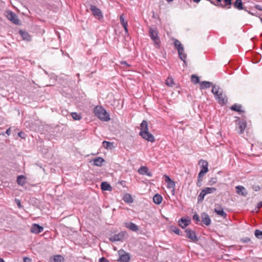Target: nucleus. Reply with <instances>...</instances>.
I'll return each instance as SVG.
<instances>
[{
	"mask_svg": "<svg viewBox=\"0 0 262 262\" xmlns=\"http://www.w3.org/2000/svg\"><path fill=\"white\" fill-rule=\"evenodd\" d=\"M0 262H5L4 259L0 258Z\"/></svg>",
	"mask_w": 262,
	"mask_h": 262,
	"instance_id": "obj_62",
	"label": "nucleus"
},
{
	"mask_svg": "<svg viewBox=\"0 0 262 262\" xmlns=\"http://www.w3.org/2000/svg\"><path fill=\"white\" fill-rule=\"evenodd\" d=\"M248 13L250 14H251L252 15H254V14L253 13V12H251L249 11Z\"/></svg>",
	"mask_w": 262,
	"mask_h": 262,
	"instance_id": "obj_64",
	"label": "nucleus"
},
{
	"mask_svg": "<svg viewBox=\"0 0 262 262\" xmlns=\"http://www.w3.org/2000/svg\"><path fill=\"white\" fill-rule=\"evenodd\" d=\"M127 26H123L126 32H127Z\"/></svg>",
	"mask_w": 262,
	"mask_h": 262,
	"instance_id": "obj_57",
	"label": "nucleus"
},
{
	"mask_svg": "<svg viewBox=\"0 0 262 262\" xmlns=\"http://www.w3.org/2000/svg\"><path fill=\"white\" fill-rule=\"evenodd\" d=\"M11 133V128H8L6 131V134H7L8 136L10 135Z\"/></svg>",
	"mask_w": 262,
	"mask_h": 262,
	"instance_id": "obj_55",
	"label": "nucleus"
},
{
	"mask_svg": "<svg viewBox=\"0 0 262 262\" xmlns=\"http://www.w3.org/2000/svg\"><path fill=\"white\" fill-rule=\"evenodd\" d=\"M211 4H213V5H215L216 6V4H215L214 2L211 0H210L209 1Z\"/></svg>",
	"mask_w": 262,
	"mask_h": 262,
	"instance_id": "obj_60",
	"label": "nucleus"
},
{
	"mask_svg": "<svg viewBox=\"0 0 262 262\" xmlns=\"http://www.w3.org/2000/svg\"><path fill=\"white\" fill-rule=\"evenodd\" d=\"M121 64L122 65L126 66L127 67H130V65L128 64L126 61H121Z\"/></svg>",
	"mask_w": 262,
	"mask_h": 262,
	"instance_id": "obj_51",
	"label": "nucleus"
},
{
	"mask_svg": "<svg viewBox=\"0 0 262 262\" xmlns=\"http://www.w3.org/2000/svg\"><path fill=\"white\" fill-rule=\"evenodd\" d=\"M6 16L8 19L15 25H18L19 23V19L17 16L11 11H7Z\"/></svg>",
	"mask_w": 262,
	"mask_h": 262,
	"instance_id": "obj_7",
	"label": "nucleus"
},
{
	"mask_svg": "<svg viewBox=\"0 0 262 262\" xmlns=\"http://www.w3.org/2000/svg\"><path fill=\"white\" fill-rule=\"evenodd\" d=\"M232 0H222V2L216 5L217 7H221L226 9L231 8Z\"/></svg>",
	"mask_w": 262,
	"mask_h": 262,
	"instance_id": "obj_12",
	"label": "nucleus"
},
{
	"mask_svg": "<svg viewBox=\"0 0 262 262\" xmlns=\"http://www.w3.org/2000/svg\"><path fill=\"white\" fill-rule=\"evenodd\" d=\"M171 230L178 235H182V234H181L180 230L177 227L171 226Z\"/></svg>",
	"mask_w": 262,
	"mask_h": 262,
	"instance_id": "obj_41",
	"label": "nucleus"
},
{
	"mask_svg": "<svg viewBox=\"0 0 262 262\" xmlns=\"http://www.w3.org/2000/svg\"><path fill=\"white\" fill-rule=\"evenodd\" d=\"M190 223V220L189 219L181 218L179 221V225L182 228H185Z\"/></svg>",
	"mask_w": 262,
	"mask_h": 262,
	"instance_id": "obj_19",
	"label": "nucleus"
},
{
	"mask_svg": "<svg viewBox=\"0 0 262 262\" xmlns=\"http://www.w3.org/2000/svg\"><path fill=\"white\" fill-rule=\"evenodd\" d=\"M236 193L238 194L242 195L244 196H246L248 194V192L246 188L242 186H237L235 187Z\"/></svg>",
	"mask_w": 262,
	"mask_h": 262,
	"instance_id": "obj_17",
	"label": "nucleus"
},
{
	"mask_svg": "<svg viewBox=\"0 0 262 262\" xmlns=\"http://www.w3.org/2000/svg\"><path fill=\"white\" fill-rule=\"evenodd\" d=\"M119 258L117 260L120 262H129L130 259V254L126 252L124 250L121 249L118 251Z\"/></svg>",
	"mask_w": 262,
	"mask_h": 262,
	"instance_id": "obj_5",
	"label": "nucleus"
},
{
	"mask_svg": "<svg viewBox=\"0 0 262 262\" xmlns=\"http://www.w3.org/2000/svg\"><path fill=\"white\" fill-rule=\"evenodd\" d=\"M120 20L122 26H127V22L126 21H125L123 15H121L120 16Z\"/></svg>",
	"mask_w": 262,
	"mask_h": 262,
	"instance_id": "obj_42",
	"label": "nucleus"
},
{
	"mask_svg": "<svg viewBox=\"0 0 262 262\" xmlns=\"http://www.w3.org/2000/svg\"><path fill=\"white\" fill-rule=\"evenodd\" d=\"M191 80L194 84H197L200 82L199 77L195 75H192L191 77Z\"/></svg>",
	"mask_w": 262,
	"mask_h": 262,
	"instance_id": "obj_33",
	"label": "nucleus"
},
{
	"mask_svg": "<svg viewBox=\"0 0 262 262\" xmlns=\"http://www.w3.org/2000/svg\"><path fill=\"white\" fill-rule=\"evenodd\" d=\"M104 160L101 157H97L93 160V164L95 166H101Z\"/></svg>",
	"mask_w": 262,
	"mask_h": 262,
	"instance_id": "obj_26",
	"label": "nucleus"
},
{
	"mask_svg": "<svg viewBox=\"0 0 262 262\" xmlns=\"http://www.w3.org/2000/svg\"><path fill=\"white\" fill-rule=\"evenodd\" d=\"M24 262H31V259L28 257L24 258Z\"/></svg>",
	"mask_w": 262,
	"mask_h": 262,
	"instance_id": "obj_53",
	"label": "nucleus"
},
{
	"mask_svg": "<svg viewBox=\"0 0 262 262\" xmlns=\"http://www.w3.org/2000/svg\"><path fill=\"white\" fill-rule=\"evenodd\" d=\"M206 194L211 193L214 192L216 190V189L214 187H206L205 189H203Z\"/></svg>",
	"mask_w": 262,
	"mask_h": 262,
	"instance_id": "obj_31",
	"label": "nucleus"
},
{
	"mask_svg": "<svg viewBox=\"0 0 262 262\" xmlns=\"http://www.w3.org/2000/svg\"><path fill=\"white\" fill-rule=\"evenodd\" d=\"M90 10H91L93 15L98 19L103 18V14L100 9L98 8L96 6H90Z\"/></svg>",
	"mask_w": 262,
	"mask_h": 262,
	"instance_id": "obj_8",
	"label": "nucleus"
},
{
	"mask_svg": "<svg viewBox=\"0 0 262 262\" xmlns=\"http://www.w3.org/2000/svg\"><path fill=\"white\" fill-rule=\"evenodd\" d=\"M94 114L100 120L107 121L110 119L109 114L102 106H97L94 110Z\"/></svg>",
	"mask_w": 262,
	"mask_h": 262,
	"instance_id": "obj_2",
	"label": "nucleus"
},
{
	"mask_svg": "<svg viewBox=\"0 0 262 262\" xmlns=\"http://www.w3.org/2000/svg\"><path fill=\"white\" fill-rule=\"evenodd\" d=\"M174 46L178 50L180 59L182 60L186 59L187 55L184 52V47L181 42L178 39H174Z\"/></svg>",
	"mask_w": 262,
	"mask_h": 262,
	"instance_id": "obj_4",
	"label": "nucleus"
},
{
	"mask_svg": "<svg viewBox=\"0 0 262 262\" xmlns=\"http://www.w3.org/2000/svg\"><path fill=\"white\" fill-rule=\"evenodd\" d=\"M123 200L126 203H130L133 202V199L132 197V196L126 193L123 197Z\"/></svg>",
	"mask_w": 262,
	"mask_h": 262,
	"instance_id": "obj_30",
	"label": "nucleus"
},
{
	"mask_svg": "<svg viewBox=\"0 0 262 262\" xmlns=\"http://www.w3.org/2000/svg\"><path fill=\"white\" fill-rule=\"evenodd\" d=\"M215 97L220 104L224 105L227 102L228 99L227 96L222 92H220L217 95L215 96Z\"/></svg>",
	"mask_w": 262,
	"mask_h": 262,
	"instance_id": "obj_11",
	"label": "nucleus"
},
{
	"mask_svg": "<svg viewBox=\"0 0 262 262\" xmlns=\"http://www.w3.org/2000/svg\"><path fill=\"white\" fill-rule=\"evenodd\" d=\"M251 188L253 190L255 191H258L261 189V187L258 184H253L251 185Z\"/></svg>",
	"mask_w": 262,
	"mask_h": 262,
	"instance_id": "obj_40",
	"label": "nucleus"
},
{
	"mask_svg": "<svg viewBox=\"0 0 262 262\" xmlns=\"http://www.w3.org/2000/svg\"><path fill=\"white\" fill-rule=\"evenodd\" d=\"M162 200V196L158 193L156 194L153 197V202L157 205L161 204Z\"/></svg>",
	"mask_w": 262,
	"mask_h": 262,
	"instance_id": "obj_23",
	"label": "nucleus"
},
{
	"mask_svg": "<svg viewBox=\"0 0 262 262\" xmlns=\"http://www.w3.org/2000/svg\"><path fill=\"white\" fill-rule=\"evenodd\" d=\"M255 8L257 10L262 11V7L259 5H256Z\"/></svg>",
	"mask_w": 262,
	"mask_h": 262,
	"instance_id": "obj_52",
	"label": "nucleus"
},
{
	"mask_svg": "<svg viewBox=\"0 0 262 262\" xmlns=\"http://www.w3.org/2000/svg\"><path fill=\"white\" fill-rule=\"evenodd\" d=\"M254 234L257 238L262 239V231L256 229L255 230Z\"/></svg>",
	"mask_w": 262,
	"mask_h": 262,
	"instance_id": "obj_38",
	"label": "nucleus"
},
{
	"mask_svg": "<svg viewBox=\"0 0 262 262\" xmlns=\"http://www.w3.org/2000/svg\"><path fill=\"white\" fill-rule=\"evenodd\" d=\"M140 131L139 134L143 139L152 143L155 142V137L148 132V125L147 121H142L140 125Z\"/></svg>",
	"mask_w": 262,
	"mask_h": 262,
	"instance_id": "obj_1",
	"label": "nucleus"
},
{
	"mask_svg": "<svg viewBox=\"0 0 262 262\" xmlns=\"http://www.w3.org/2000/svg\"><path fill=\"white\" fill-rule=\"evenodd\" d=\"M202 181V178L199 179V177H198V182H197L198 186L200 187L201 186Z\"/></svg>",
	"mask_w": 262,
	"mask_h": 262,
	"instance_id": "obj_50",
	"label": "nucleus"
},
{
	"mask_svg": "<svg viewBox=\"0 0 262 262\" xmlns=\"http://www.w3.org/2000/svg\"><path fill=\"white\" fill-rule=\"evenodd\" d=\"M184 62V64H186V59H184V60H182Z\"/></svg>",
	"mask_w": 262,
	"mask_h": 262,
	"instance_id": "obj_59",
	"label": "nucleus"
},
{
	"mask_svg": "<svg viewBox=\"0 0 262 262\" xmlns=\"http://www.w3.org/2000/svg\"><path fill=\"white\" fill-rule=\"evenodd\" d=\"M125 227L130 230L136 232L139 230L138 226L133 222L126 223Z\"/></svg>",
	"mask_w": 262,
	"mask_h": 262,
	"instance_id": "obj_18",
	"label": "nucleus"
},
{
	"mask_svg": "<svg viewBox=\"0 0 262 262\" xmlns=\"http://www.w3.org/2000/svg\"><path fill=\"white\" fill-rule=\"evenodd\" d=\"M165 177V182L167 184V187L169 189H172V194H174V188H175V183L170 178V177L165 174L164 176Z\"/></svg>",
	"mask_w": 262,
	"mask_h": 262,
	"instance_id": "obj_10",
	"label": "nucleus"
},
{
	"mask_svg": "<svg viewBox=\"0 0 262 262\" xmlns=\"http://www.w3.org/2000/svg\"><path fill=\"white\" fill-rule=\"evenodd\" d=\"M101 189L102 190H111L112 187L107 182H103L101 184Z\"/></svg>",
	"mask_w": 262,
	"mask_h": 262,
	"instance_id": "obj_28",
	"label": "nucleus"
},
{
	"mask_svg": "<svg viewBox=\"0 0 262 262\" xmlns=\"http://www.w3.org/2000/svg\"><path fill=\"white\" fill-rule=\"evenodd\" d=\"M233 5L235 8L239 10H245V9L243 7L242 0H236Z\"/></svg>",
	"mask_w": 262,
	"mask_h": 262,
	"instance_id": "obj_25",
	"label": "nucleus"
},
{
	"mask_svg": "<svg viewBox=\"0 0 262 262\" xmlns=\"http://www.w3.org/2000/svg\"><path fill=\"white\" fill-rule=\"evenodd\" d=\"M201 0H193L195 3H198Z\"/></svg>",
	"mask_w": 262,
	"mask_h": 262,
	"instance_id": "obj_58",
	"label": "nucleus"
},
{
	"mask_svg": "<svg viewBox=\"0 0 262 262\" xmlns=\"http://www.w3.org/2000/svg\"><path fill=\"white\" fill-rule=\"evenodd\" d=\"M63 257L60 255H57L54 256V262H63Z\"/></svg>",
	"mask_w": 262,
	"mask_h": 262,
	"instance_id": "obj_37",
	"label": "nucleus"
},
{
	"mask_svg": "<svg viewBox=\"0 0 262 262\" xmlns=\"http://www.w3.org/2000/svg\"><path fill=\"white\" fill-rule=\"evenodd\" d=\"M43 228L37 224H34L31 228V232L33 233L38 234L43 231Z\"/></svg>",
	"mask_w": 262,
	"mask_h": 262,
	"instance_id": "obj_15",
	"label": "nucleus"
},
{
	"mask_svg": "<svg viewBox=\"0 0 262 262\" xmlns=\"http://www.w3.org/2000/svg\"><path fill=\"white\" fill-rule=\"evenodd\" d=\"M235 118H236V121H237L238 120H239V117H236Z\"/></svg>",
	"mask_w": 262,
	"mask_h": 262,
	"instance_id": "obj_63",
	"label": "nucleus"
},
{
	"mask_svg": "<svg viewBox=\"0 0 262 262\" xmlns=\"http://www.w3.org/2000/svg\"><path fill=\"white\" fill-rule=\"evenodd\" d=\"M127 235L125 231H121L118 234H116L109 238V240L112 242H122L125 237Z\"/></svg>",
	"mask_w": 262,
	"mask_h": 262,
	"instance_id": "obj_6",
	"label": "nucleus"
},
{
	"mask_svg": "<svg viewBox=\"0 0 262 262\" xmlns=\"http://www.w3.org/2000/svg\"><path fill=\"white\" fill-rule=\"evenodd\" d=\"M199 164L201 166V170H203L206 172L208 171V162L206 160H201Z\"/></svg>",
	"mask_w": 262,
	"mask_h": 262,
	"instance_id": "obj_20",
	"label": "nucleus"
},
{
	"mask_svg": "<svg viewBox=\"0 0 262 262\" xmlns=\"http://www.w3.org/2000/svg\"><path fill=\"white\" fill-rule=\"evenodd\" d=\"M103 146L106 149L111 148L113 146V143L106 141H104L102 142Z\"/></svg>",
	"mask_w": 262,
	"mask_h": 262,
	"instance_id": "obj_36",
	"label": "nucleus"
},
{
	"mask_svg": "<svg viewBox=\"0 0 262 262\" xmlns=\"http://www.w3.org/2000/svg\"><path fill=\"white\" fill-rule=\"evenodd\" d=\"M250 241V238L248 237H244L241 239V242L243 243H247Z\"/></svg>",
	"mask_w": 262,
	"mask_h": 262,
	"instance_id": "obj_44",
	"label": "nucleus"
},
{
	"mask_svg": "<svg viewBox=\"0 0 262 262\" xmlns=\"http://www.w3.org/2000/svg\"><path fill=\"white\" fill-rule=\"evenodd\" d=\"M214 211L220 216L223 217L224 219H226L227 217V213L224 211V210H219L217 209H214Z\"/></svg>",
	"mask_w": 262,
	"mask_h": 262,
	"instance_id": "obj_29",
	"label": "nucleus"
},
{
	"mask_svg": "<svg viewBox=\"0 0 262 262\" xmlns=\"http://www.w3.org/2000/svg\"><path fill=\"white\" fill-rule=\"evenodd\" d=\"M217 2V4L218 3H222V0H216Z\"/></svg>",
	"mask_w": 262,
	"mask_h": 262,
	"instance_id": "obj_61",
	"label": "nucleus"
},
{
	"mask_svg": "<svg viewBox=\"0 0 262 262\" xmlns=\"http://www.w3.org/2000/svg\"><path fill=\"white\" fill-rule=\"evenodd\" d=\"M193 220L196 221V224H198V222L200 221V217L197 214H195L193 216Z\"/></svg>",
	"mask_w": 262,
	"mask_h": 262,
	"instance_id": "obj_45",
	"label": "nucleus"
},
{
	"mask_svg": "<svg viewBox=\"0 0 262 262\" xmlns=\"http://www.w3.org/2000/svg\"><path fill=\"white\" fill-rule=\"evenodd\" d=\"M166 84L169 86H172L174 84L173 79L171 77H168L166 80Z\"/></svg>",
	"mask_w": 262,
	"mask_h": 262,
	"instance_id": "obj_39",
	"label": "nucleus"
},
{
	"mask_svg": "<svg viewBox=\"0 0 262 262\" xmlns=\"http://www.w3.org/2000/svg\"><path fill=\"white\" fill-rule=\"evenodd\" d=\"M71 116L73 119L75 120H79L81 119V115L76 112L72 113Z\"/></svg>",
	"mask_w": 262,
	"mask_h": 262,
	"instance_id": "obj_35",
	"label": "nucleus"
},
{
	"mask_svg": "<svg viewBox=\"0 0 262 262\" xmlns=\"http://www.w3.org/2000/svg\"><path fill=\"white\" fill-rule=\"evenodd\" d=\"M201 218L202 222L206 226H209L211 224V219L206 213L203 212L201 214Z\"/></svg>",
	"mask_w": 262,
	"mask_h": 262,
	"instance_id": "obj_16",
	"label": "nucleus"
},
{
	"mask_svg": "<svg viewBox=\"0 0 262 262\" xmlns=\"http://www.w3.org/2000/svg\"><path fill=\"white\" fill-rule=\"evenodd\" d=\"M19 33L24 40L27 41H29L31 40V37L27 32L20 30L19 31Z\"/></svg>",
	"mask_w": 262,
	"mask_h": 262,
	"instance_id": "obj_22",
	"label": "nucleus"
},
{
	"mask_svg": "<svg viewBox=\"0 0 262 262\" xmlns=\"http://www.w3.org/2000/svg\"><path fill=\"white\" fill-rule=\"evenodd\" d=\"M212 88L211 92L214 95V96L217 95L219 94L220 87L215 85H212Z\"/></svg>",
	"mask_w": 262,
	"mask_h": 262,
	"instance_id": "obj_32",
	"label": "nucleus"
},
{
	"mask_svg": "<svg viewBox=\"0 0 262 262\" xmlns=\"http://www.w3.org/2000/svg\"><path fill=\"white\" fill-rule=\"evenodd\" d=\"M26 177L24 176L20 175L17 178V183L18 185L23 186L26 183Z\"/></svg>",
	"mask_w": 262,
	"mask_h": 262,
	"instance_id": "obj_27",
	"label": "nucleus"
},
{
	"mask_svg": "<svg viewBox=\"0 0 262 262\" xmlns=\"http://www.w3.org/2000/svg\"><path fill=\"white\" fill-rule=\"evenodd\" d=\"M18 135L19 137H20L21 139H25L26 137V135L24 132H20L18 133Z\"/></svg>",
	"mask_w": 262,
	"mask_h": 262,
	"instance_id": "obj_46",
	"label": "nucleus"
},
{
	"mask_svg": "<svg viewBox=\"0 0 262 262\" xmlns=\"http://www.w3.org/2000/svg\"><path fill=\"white\" fill-rule=\"evenodd\" d=\"M214 209H217V210H223V209L222 207V206L220 205H219V204H216L215 205V208H214Z\"/></svg>",
	"mask_w": 262,
	"mask_h": 262,
	"instance_id": "obj_49",
	"label": "nucleus"
},
{
	"mask_svg": "<svg viewBox=\"0 0 262 262\" xmlns=\"http://www.w3.org/2000/svg\"><path fill=\"white\" fill-rule=\"evenodd\" d=\"M213 84L207 81H203L200 82V89H204L210 88L211 86H212Z\"/></svg>",
	"mask_w": 262,
	"mask_h": 262,
	"instance_id": "obj_24",
	"label": "nucleus"
},
{
	"mask_svg": "<svg viewBox=\"0 0 262 262\" xmlns=\"http://www.w3.org/2000/svg\"><path fill=\"white\" fill-rule=\"evenodd\" d=\"M16 201L17 202V205L18 207L19 208H20L21 207V205L20 201L19 200H16Z\"/></svg>",
	"mask_w": 262,
	"mask_h": 262,
	"instance_id": "obj_56",
	"label": "nucleus"
},
{
	"mask_svg": "<svg viewBox=\"0 0 262 262\" xmlns=\"http://www.w3.org/2000/svg\"><path fill=\"white\" fill-rule=\"evenodd\" d=\"M217 182V178H212L210 179V180L208 182V185H213V184H215Z\"/></svg>",
	"mask_w": 262,
	"mask_h": 262,
	"instance_id": "obj_43",
	"label": "nucleus"
},
{
	"mask_svg": "<svg viewBox=\"0 0 262 262\" xmlns=\"http://www.w3.org/2000/svg\"><path fill=\"white\" fill-rule=\"evenodd\" d=\"M149 35L154 43L155 47L157 49L160 47V39L158 36V31L157 29L152 27H149L148 29Z\"/></svg>",
	"mask_w": 262,
	"mask_h": 262,
	"instance_id": "obj_3",
	"label": "nucleus"
},
{
	"mask_svg": "<svg viewBox=\"0 0 262 262\" xmlns=\"http://www.w3.org/2000/svg\"><path fill=\"white\" fill-rule=\"evenodd\" d=\"M185 232H186L187 237L191 239L192 242L196 243L199 241L194 231L187 228L185 230Z\"/></svg>",
	"mask_w": 262,
	"mask_h": 262,
	"instance_id": "obj_9",
	"label": "nucleus"
},
{
	"mask_svg": "<svg viewBox=\"0 0 262 262\" xmlns=\"http://www.w3.org/2000/svg\"><path fill=\"white\" fill-rule=\"evenodd\" d=\"M205 195H206V194L205 193L204 190H202L201 191V192L200 193L199 195H198V202H202L203 201V200L204 199V197Z\"/></svg>",
	"mask_w": 262,
	"mask_h": 262,
	"instance_id": "obj_34",
	"label": "nucleus"
},
{
	"mask_svg": "<svg viewBox=\"0 0 262 262\" xmlns=\"http://www.w3.org/2000/svg\"><path fill=\"white\" fill-rule=\"evenodd\" d=\"M242 105L241 104H234L232 105L230 107V109L232 111L238 112L239 114H242V113H244V111L242 110Z\"/></svg>",
	"mask_w": 262,
	"mask_h": 262,
	"instance_id": "obj_21",
	"label": "nucleus"
},
{
	"mask_svg": "<svg viewBox=\"0 0 262 262\" xmlns=\"http://www.w3.org/2000/svg\"><path fill=\"white\" fill-rule=\"evenodd\" d=\"M207 172H206V171H204L203 170H200V171L199 172V174H198V177H199V179L202 178L205 175V174Z\"/></svg>",
	"mask_w": 262,
	"mask_h": 262,
	"instance_id": "obj_47",
	"label": "nucleus"
},
{
	"mask_svg": "<svg viewBox=\"0 0 262 262\" xmlns=\"http://www.w3.org/2000/svg\"><path fill=\"white\" fill-rule=\"evenodd\" d=\"M138 172L142 175H146L148 177H152V173L149 171L146 166H141L138 170Z\"/></svg>",
	"mask_w": 262,
	"mask_h": 262,
	"instance_id": "obj_14",
	"label": "nucleus"
},
{
	"mask_svg": "<svg viewBox=\"0 0 262 262\" xmlns=\"http://www.w3.org/2000/svg\"><path fill=\"white\" fill-rule=\"evenodd\" d=\"M99 262H110L106 258L103 257L99 259Z\"/></svg>",
	"mask_w": 262,
	"mask_h": 262,
	"instance_id": "obj_48",
	"label": "nucleus"
},
{
	"mask_svg": "<svg viewBox=\"0 0 262 262\" xmlns=\"http://www.w3.org/2000/svg\"><path fill=\"white\" fill-rule=\"evenodd\" d=\"M246 125L247 123L245 120H240L238 121V125L236 127V129L238 130L237 132L239 134H242L244 133Z\"/></svg>",
	"mask_w": 262,
	"mask_h": 262,
	"instance_id": "obj_13",
	"label": "nucleus"
},
{
	"mask_svg": "<svg viewBox=\"0 0 262 262\" xmlns=\"http://www.w3.org/2000/svg\"><path fill=\"white\" fill-rule=\"evenodd\" d=\"M261 207H262V201L259 202L257 204V208L258 209H260Z\"/></svg>",
	"mask_w": 262,
	"mask_h": 262,
	"instance_id": "obj_54",
	"label": "nucleus"
}]
</instances>
